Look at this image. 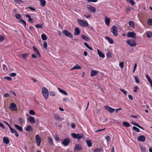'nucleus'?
Listing matches in <instances>:
<instances>
[{
	"label": "nucleus",
	"instance_id": "49",
	"mask_svg": "<svg viewBox=\"0 0 152 152\" xmlns=\"http://www.w3.org/2000/svg\"><path fill=\"white\" fill-rule=\"evenodd\" d=\"M120 90L123 92V93L125 95H127V91L125 90H124V89L120 88Z\"/></svg>",
	"mask_w": 152,
	"mask_h": 152
},
{
	"label": "nucleus",
	"instance_id": "61",
	"mask_svg": "<svg viewBox=\"0 0 152 152\" xmlns=\"http://www.w3.org/2000/svg\"><path fill=\"white\" fill-rule=\"evenodd\" d=\"M28 21L32 23H34V20L31 18H30L29 19H28Z\"/></svg>",
	"mask_w": 152,
	"mask_h": 152
},
{
	"label": "nucleus",
	"instance_id": "64",
	"mask_svg": "<svg viewBox=\"0 0 152 152\" xmlns=\"http://www.w3.org/2000/svg\"><path fill=\"white\" fill-rule=\"evenodd\" d=\"M71 127L73 128V129H74L75 127V124L73 123H72L71 124Z\"/></svg>",
	"mask_w": 152,
	"mask_h": 152
},
{
	"label": "nucleus",
	"instance_id": "52",
	"mask_svg": "<svg viewBox=\"0 0 152 152\" xmlns=\"http://www.w3.org/2000/svg\"><path fill=\"white\" fill-rule=\"evenodd\" d=\"M106 56L107 58H110L111 57V54L110 52H108L106 54Z\"/></svg>",
	"mask_w": 152,
	"mask_h": 152
},
{
	"label": "nucleus",
	"instance_id": "23",
	"mask_svg": "<svg viewBox=\"0 0 152 152\" xmlns=\"http://www.w3.org/2000/svg\"><path fill=\"white\" fill-rule=\"evenodd\" d=\"M58 89L59 91L62 94L66 95H68L67 93L65 91L59 88H58Z\"/></svg>",
	"mask_w": 152,
	"mask_h": 152
},
{
	"label": "nucleus",
	"instance_id": "43",
	"mask_svg": "<svg viewBox=\"0 0 152 152\" xmlns=\"http://www.w3.org/2000/svg\"><path fill=\"white\" fill-rule=\"evenodd\" d=\"M29 113L31 115H34L35 114V112L33 110H31L29 111Z\"/></svg>",
	"mask_w": 152,
	"mask_h": 152
},
{
	"label": "nucleus",
	"instance_id": "51",
	"mask_svg": "<svg viewBox=\"0 0 152 152\" xmlns=\"http://www.w3.org/2000/svg\"><path fill=\"white\" fill-rule=\"evenodd\" d=\"M47 46L48 45L46 41H44L43 44V47L45 49H47Z\"/></svg>",
	"mask_w": 152,
	"mask_h": 152
},
{
	"label": "nucleus",
	"instance_id": "36",
	"mask_svg": "<svg viewBox=\"0 0 152 152\" xmlns=\"http://www.w3.org/2000/svg\"><path fill=\"white\" fill-rule=\"evenodd\" d=\"M33 48L34 50V52L36 53H37V54H38L39 55V56L40 57V55L39 52V51L37 50V49L34 46H33Z\"/></svg>",
	"mask_w": 152,
	"mask_h": 152
},
{
	"label": "nucleus",
	"instance_id": "53",
	"mask_svg": "<svg viewBox=\"0 0 152 152\" xmlns=\"http://www.w3.org/2000/svg\"><path fill=\"white\" fill-rule=\"evenodd\" d=\"M28 56V54H26V53L23 54L22 55V57L24 59H25L26 58V57H27Z\"/></svg>",
	"mask_w": 152,
	"mask_h": 152
},
{
	"label": "nucleus",
	"instance_id": "45",
	"mask_svg": "<svg viewBox=\"0 0 152 152\" xmlns=\"http://www.w3.org/2000/svg\"><path fill=\"white\" fill-rule=\"evenodd\" d=\"M105 139L106 140L107 143H109L110 141V137L109 136H107L105 137Z\"/></svg>",
	"mask_w": 152,
	"mask_h": 152
},
{
	"label": "nucleus",
	"instance_id": "40",
	"mask_svg": "<svg viewBox=\"0 0 152 152\" xmlns=\"http://www.w3.org/2000/svg\"><path fill=\"white\" fill-rule=\"evenodd\" d=\"M119 66L121 68H123L124 67V62L123 61L120 62L119 64Z\"/></svg>",
	"mask_w": 152,
	"mask_h": 152
},
{
	"label": "nucleus",
	"instance_id": "13",
	"mask_svg": "<svg viewBox=\"0 0 152 152\" xmlns=\"http://www.w3.org/2000/svg\"><path fill=\"white\" fill-rule=\"evenodd\" d=\"M87 8L90 11L92 12H96V9L95 8L91 5H88Z\"/></svg>",
	"mask_w": 152,
	"mask_h": 152
},
{
	"label": "nucleus",
	"instance_id": "44",
	"mask_svg": "<svg viewBox=\"0 0 152 152\" xmlns=\"http://www.w3.org/2000/svg\"><path fill=\"white\" fill-rule=\"evenodd\" d=\"M19 124H22L23 123L24 120L22 118H20L19 119Z\"/></svg>",
	"mask_w": 152,
	"mask_h": 152
},
{
	"label": "nucleus",
	"instance_id": "32",
	"mask_svg": "<svg viewBox=\"0 0 152 152\" xmlns=\"http://www.w3.org/2000/svg\"><path fill=\"white\" fill-rule=\"evenodd\" d=\"M123 125L126 127H129L130 126V124L126 122H123Z\"/></svg>",
	"mask_w": 152,
	"mask_h": 152
},
{
	"label": "nucleus",
	"instance_id": "18",
	"mask_svg": "<svg viewBox=\"0 0 152 152\" xmlns=\"http://www.w3.org/2000/svg\"><path fill=\"white\" fill-rule=\"evenodd\" d=\"M28 120L31 123L34 124L35 122L34 118L32 116H30L28 118Z\"/></svg>",
	"mask_w": 152,
	"mask_h": 152
},
{
	"label": "nucleus",
	"instance_id": "22",
	"mask_svg": "<svg viewBox=\"0 0 152 152\" xmlns=\"http://www.w3.org/2000/svg\"><path fill=\"white\" fill-rule=\"evenodd\" d=\"M18 22L19 23H21L22 25H24L25 27H26V22L25 20H24L23 19H20L18 20Z\"/></svg>",
	"mask_w": 152,
	"mask_h": 152
},
{
	"label": "nucleus",
	"instance_id": "6",
	"mask_svg": "<svg viewBox=\"0 0 152 152\" xmlns=\"http://www.w3.org/2000/svg\"><path fill=\"white\" fill-rule=\"evenodd\" d=\"M36 142L38 146H39L41 142V138L38 134H37L35 136Z\"/></svg>",
	"mask_w": 152,
	"mask_h": 152
},
{
	"label": "nucleus",
	"instance_id": "29",
	"mask_svg": "<svg viewBox=\"0 0 152 152\" xmlns=\"http://www.w3.org/2000/svg\"><path fill=\"white\" fill-rule=\"evenodd\" d=\"M40 5L42 7H44L45 5L46 2L45 0H40Z\"/></svg>",
	"mask_w": 152,
	"mask_h": 152
},
{
	"label": "nucleus",
	"instance_id": "34",
	"mask_svg": "<svg viewBox=\"0 0 152 152\" xmlns=\"http://www.w3.org/2000/svg\"><path fill=\"white\" fill-rule=\"evenodd\" d=\"M82 38L84 40L86 41H88L89 40V39H88V38L87 36L84 35H82Z\"/></svg>",
	"mask_w": 152,
	"mask_h": 152
},
{
	"label": "nucleus",
	"instance_id": "62",
	"mask_svg": "<svg viewBox=\"0 0 152 152\" xmlns=\"http://www.w3.org/2000/svg\"><path fill=\"white\" fill-rule=\"evenodd\" d=\"M54 138L56 141L58 140L59 139V137L57 135H56V136L54 137Z\"/></svg>",
	"mask_w": 152,
	"mask_h": 152
},
{
	"label": "nucleus",
	"instance_id": "26",
	"mask_svg": "<svg viewBox=\"0 0 152 152\" xmlns=\"http://www.w3.org/2000/svg\"><path fill=\"white\" fill-rule=\"evenodd\" d=\"M105 38L107 39L110 44H112L113 43V40L112 39L107 36L105 37Z\"/></svg>",
	"mask_w": 152,
	"mask_h": 152
},
{
	"label": "nucleus",
	"instance_id": "60",
	"mask_svg": "<svg viewBox=\"0 0 152 152\" xmlns=\"http://www.w3.org/2000/svg\"><path fill=\"white\" fill-rule=\"evenodd\" d=\"M137 66V64L136 63L134 64V68L133 71V73L134 72H135V71L136 69Z\"/></svg>",
	"mask_w": 152,
	"mask_h": 152
},
{
	"label": "nucleus",
	"instance_id": "39",
	"mask_svg": "<svg viewBox=\"0 0 152 152\" xmlns=\"http://www.w3.org/2000/svg\"><path fill=\"white\" fill-rule=\"evenodd\" d=\"M147 23L148 25L152 26V19H149Z\"/></svg>",
	"mask_w": 152,
	"mask_h": 152
},
{
	"label": "nucleus",
	"instance_id": "14",
	"mask_svg": "<svg viewBox=\"0 0 152 152\" xmlns=\"http://www.w3.org/2000/svg\"><path fill=\"white\" fill-rule=\"evenodd\" d=\"M82 149V146L80 144H76L74 148V150L76 151L81 150Z\"/></svg>",
	"mask_w": 152,
	"mask_h": 152
},
{
	"label": "nucleus",
	"instance_id": "47",
	"mask_svg": "<svg viewBox=\"0 0 152 152\" xmlns=\"http://www.w3.org/2000/svg\"><path fill=\"white\" fill-rule=\"evenodd\" d=\"M36 27L37 28H42V26L40 24H37L36 25Z\"/></svg>",
	"mask_w": 152,
	"mask_h": 152
},
{
	"label": "nucleus",
	"instance_id": "24",
	"mask_svg": "<svg viewBox=\"0 0 152 152\" xmlns=\"http://www.w3.org/2000/svg\"><path fill=\"white\" fill-rule=\"evenodd\" d=\"M81 68V67L79 65L77 64L75 65L72 68H71V70L80 69Z\"/></svg>",
	"mask_w": 152,
	"mask_h": 152
},
{
	"label": "nucleus",
	"instance_id": "58",
	"mask_svg": "<svg viewBox=\"0 0 152 152\" xmlns=\"http://www.w3.org/2000/svg\"><path fill=\"white\" fill-rule=\"evenodd\" d=\"M28 8L32 11H35L36 9L34 7L28 6Z\"/></svg>",
	"mask_w": 152,
	"mask_h": 152
},
{
	"label": "nucleus",
	"instance_id": "12",
	"mask_svg": "<svg viewBox=\"0 0 152 152\" xmlns=\"http://www.w3.org/2000/svg\"><path fill=\"white\" fill-rule=\"evenodd\" d=\"M10 128V130L12 134L14 133L15 134V135L16 137H19V134L17 132V131H16V130L15 129L12 128V127L11 126H10V128Z\"/></svg>",
	"mask_w": 152,
	"mask_h": 152
},
{
	"label": "nucleus",
	"instance_id": "7",
	"mask_svg": "<svg viewBox=\"0 0 152 152\" xmlns=\"http://www.w3.org/2000/svg\"><path fill=\"white\" fill-rule=\"evenodd\" d=\"M62 33L66 36L70 38H73V36L72 34L66 30H63Z\"/></svg>",
	"mask_w": 152,
	"mask_h": 152
},
{
	"label": "nucleus",
	"instance_id": "2",
	"mask_svg": "<svg viewBox=\"0 0 152 152\" xmlns=\"http://www.w3.org/2000/svg\"><path fill=\"white\" fill-rule=\"evenodd\" d=\"M42 93L46 99H48L49 97L48 91L46 88L44 87L42 88Z\"/></svg>",
	"mask_w": 152,
	"mask_h": 152
},
{
	"label": "nucleus",
	"instance_id": "50",
	"mask_svg": "<svg viewBox=\"0 0 152 152\" xmlns=\"http://www.w3.org/2000/svg\"><path fill=\"white\" fill-rule=\"evenodd\" d=\"M141 150L144 152H146L145 148L142 146H140Z\"/></svg>",
	"mask_w": 152,
	"mask_h": 152
},
{
	"label": "nucleus",
	"instance_id": "17",
	"mask_svg": "<svg viewBox=\"0 0 152 152\" xmlns=\"http://www.w3.org/2000/svg\"><path fill=\"white\" fill-rule=\"evenodd\" d=\"M97 53L99 55V56L100 57H101L102 58H104L105 57L104 54L103 53L101 52L98 49L97 50Z\"/></svg>",
	"mask_w": 152,
	"mask_h": 152
},
{
	"label": "nucleus",
	"instance_id": "42",
	"mask_svg": "<svg viewBox=\"0 0 152 152\" xmlns=\"http://www.w3.org/2000/svg\"><path fill=\"white\" fill-rule=\"evenodd\" d=\"M147 36L148 37H150L152 36V32H148L147 34Z\"/></svg>",
	"mask_w": 152,
	"mask_h": 152
},
{
	"label": "nucleus",
	"instance_id": "4",
	"mask_svg": "<svg viewBox=\"0 0 152 152\" xmlns=\"http://www.w3.org/2000/svg\"><path fill=\"white\" fill-rule=\"evenodd\" d=\"M111 30L114 36H117L118 28L117 26H113L111 28Z\"/></svg>",
	"mask_w": 152,
	"mask_h": 152
},
{
	"label": "nucleus",
	"instance_id": "3",
	"mask_svg": "<svg viewBox=\"0 0 152 152\" xmlns=\"http://www.w3.org/2000/svg\"><path fill=\"white\" fill-rule=\"evenodd\" d=\"M72 137L74 138L79 139L82 137H84V136L83 134H77L72 133L71 134Z\"/></svg>",
	"mask_w": 152,
	"mask_h": 152
},
{
	"label": "nucleus",
	"instance_id": "30",
	"mask_svg": "<svg viewBox=\"0 0 152 152\" xmlns=\"http://www.w3.org/2000/svg\"><path fill=\"white\" fill-rule=\"evenodd\" d=\"M87 145L88 147H91L92 145V143L91 141L89 140H87L86 141Z\"/></svg>",
	"mask_w": 152,
	"mask_h": 152
},
{
	"label": "nucleus",
	"instance_id": "25",
	"mask_svg": "<svg viewBox=\"0 0 152 152\" xmlns=\"http://www.w3.org/2000/svg\"><path fill=\"white\" fill-rule=\"evenodd\" d=\"M105 23L106 25L108 26L109 25L110 22V18H108L107 16L105 19Z\"/></svg>",
	"mask_w": 152,
	"mask_h": 152
},
{
	"label": "nucleus",
	"instance_id": "46",
	"mask_svg": "<svg viewBox=\"0 0 152 152\" xmlns=\"http://www.w3.org/2000/svg\"><path fill=\"white\" fill-rule=\"evenodd\" d=\"M2 67L4 70L5 71H7V68L5 65L3 64L2 66Z\"/></svg>",
	"mask_w": 152,
	"mask_h": 152
},
{
	"label": "nucleus",
	"instance_id": "15",
	"mask_svg": "<svg viewBox=\"0 0 152 152\" xmlns=\"http://www.w3.org/2000/svg\"><path fill=\"white\" fill-rule=\"evenodd\" d=\"M145 137L144 135L140 136L138 137V140L142 142H144L145 141Z\"/></svg>",
	"mask_w": 152,
	"mask_h": 152
},
{
	"label": "nucleus",
	"instance_id": "37",
	"mask_svg": "<svg viewBox=\"0 0 152 152\" xmlns=\"http://www.w3.org/2000/svg\"><path fill=\"white\" fill-rule=\"evenodd\" d=\"M135 131L137 132H140V130L139 129L137 128L135 126H133L132 128Z\"/></svg>",
	"mask_w": 152,
	"mask_h": 152
},
{
	"label": "nucleus",
	"instance_id": "57",
	"mask_svg": "<svg viewBox=\"0 0 152 152\" xmlns=\"http://www.w3.org/2000/svg\"><path fill=\"white\" fill-rule=\"evenodd\" d=\"M131 123L132 124L134 125H135L137 127L138 126V125L139 124L135 122L132 121L131 122Z\"/></svg>",
	"mask_w": 152,
	"mask_h": 152
},
{
	"label": "nucleus",
	"instance_id": "27",
	"mask_svg": "<svg viewBox=\"0 0 152 152\" xmlns=\"http://www.w3.org/2000/svg\"><path fill=\"white\" fill-rule=\"evenodd\" d=\"M4 142L6 144H8L10 142V140L8 138L6 137H4L3 138Z\"/></svg>",
	"mask_w": 152,
	"mask_h": 152
},
{
	"label": "nucleus",
	"instance_id": "54",
	"mask_svg": "<svg viewBox=\"0 0 152 152\" xmlns=\"http://www.w3.org/2000/svg\"><path fill=\"white\" fill-rule=\"evenodd\" d=\"M4 79H7L9 81H10L12 80L11 77H4Z\"/></svg>",
	"mask_w": 152,
	"mask_h": 152
},
{
	"label": "nucleus",
	"instance_id": "38",
	"mask_svg": "<svg viewBox=\"0 0 152 152\" xmlns=\"http://www.w3.org/2000/svg\"><path fill=\"white\" fill-rule=\"evenodd\" d=\"M49 94L51 96H55L56 95L55 93L52 91H50Z\"/></svg>",
	"mask_w": 152,
	"mask_h": 152
},
{
	"label": "nucleus",
	"instance_id": "31",
	"mask_svg": "<svg viewBox=\"0 0 152 152\" xmlns=\"http://www.w3.org/2000/svg\"><path fill=\"white\" fill-rule=\"evenodd\" d=\"M32 130V128L30 125H28L26 129V130L27 131L31 132Z\"/></svg>",
	"mask_w": 152,
	"mask_h": 152
},
{
	"label": "nucleus",
	"instance_id": "33",
	"mask_svg": "<svg viewBox=\"0 0 152 152\" xmlns=\"http://www.w3.org/2000/svg\"><path fill=\"white\" fill-rule=\"evenodd\" d=\"M42 39L43 40H46L47 39L46 35L44 34H42L41 36Z\"/></svg>",
	"mask_w": 152,
	"mask_h": 152
},
{
	"label": "nucleus",
	"instance_id": "1",
	"mask_svg": "<svg viewBox=\"0 0 152 152\" xmlns=\"http://www.w3.org/2000/svg\"><path fill=\"white\" fill-rule=\"evenodd\" d=\"M77 21L79 25L82 27H86L88 26V24L86 21L78 18Z\"/></svg>",
	"mask_w": 152,
	"mask_h": 152
},
{
	"label": "nucleus",
	"instance_id": "56",
	"mask_svg": "<svg viewBox=\"0 0 152 152\" xmlns=\"http://www.w3.org/2000/svg\"><path fill=\"white\" fill-rule=\"evenodd\" d=\"M16 18L19 19L20 18V15L19 14H16L15 15Z\"/></svg>",
	"mask_w": 152,
	"mask_h": 152
},
{
	"label": "nucleus",
	"instance_id": "63",
	"mask_svg": "<svg viewBox=\"0 0 152 152\" xmlns=\"http://www.w3.org/2000/svg\"><path fill=\"white\" fill-rule=\"evenodd\" d=\"M16 75V74L15 73L13 72L10 74V76L12 77H14Z\"/></svg>",
	"mask_w": 152,
	"mask_h": 152
},
{
	"label": "nucleus",
	"instance_id": "21",
	"mask_svg": "<svg viewBox=\"0 0 152 152\" xmlns=\"http://www.w3.org/2000/svg\"><path fill=\"white\" fill-rule=\"evenodd\" d=\"M75 32L74 34L75 35H78L80 33V31L78 28H75Z\"/></svg>",
	"mask_w": 152,
	"mask_h": 152
},
{
	"label": "nucleus",
	"instance_id": "19",
	"mask_svg": "<svg viewBox=\"0 0 152 152\" xmlns=\"http://www.w3.org/2000/svg\"><path fill=\"white\" fill-rule=\"evenodd\" d=\"M99 72L96 70H92L91 72V77H93L96 75Z\"/></svg>",
	"mask_w": 152,
	"mask_h": 152
},
{
	"label": "nucleus",
	"instance_id": "55",
	"mask_svg": "<svg viewBox=\"0 0 152 152\" xmlns=\"http://www.w3.org/2000/svg\"><path fill=\"white\" fill-rule=\"evenodd\" d=\"M129 1L132 5H133L135 4V2L133 0H129Z\"/></svg>",
	"mask_w": 152,
	"mask_h": 152
},
{
	"label": "nucleus",
	"instance_id": "10",
	"mask_svg": "<svg viewBox=\"0 0 152 152\" xmlns=\"http://www.w3.org/2000/svg\"><path fill=\"white\" fill-rule=\"evenodd\" d=\"M127 36L128 37H132L134 39L135 38L136 34L134 32H129L128 33Z\"/></svg>",
	"mask_w": 152,
	"mask_h": 152
},
{
	"label": "nucleus",
	"instance_id": "20",
	"mask_svg": "<svg viewBox=\"0 0 152 152\" xmlns=\"http://www.w3.org/2000/svg\"><path fill=\"white\" fill-rule=\"evenodd\" d=\"M145 76L148 81L152 87V80L151 79L148 74H146Z\"/></svg>",
	"mask_w": 152,
	"mask_h": 152
},
{
	"label": "nucleus",
	"instance_id": "48",
	"mask_svg": "<svg viewBox=\"0 0 152 152\" xmlns=\"http://www.w3.org/2000/svg\"><path fill=\"white\" fill-rule=\"evenodd\" d=\"M101 151V148H96L94 150V152H99Z\"/></svg>",
	"mask_w": 152,
	"mask_h": 152
},
{
	"label": "nucleus",
	"instance_id": "8",
	"mask_svg": "<svg viewBox=\"0 0 152 152\" xmlns=\"http://www.w3.org/2000/svg\"><path fill=\"white\" fill-rule=\"evenodd\" d=\"M9 108L13 111H16L17 110L16 105L14 103H12L10 104Z\"/></svg>",
	"mask_w": 152,
	"mask_h": 152
},
{
	"label": "nucleus",
	"instance_id": "41",
	"mask_svg": "<svg viewBox=\"0 0 152 152\" xmlns=\"http://www.w3.org/2000/svg\"><path fill=\"white\" fill-rule=\"evenodd\" d=\"M134 79L135 80V82L136 83H139L140 81L137 76H135L134 77Z\"/></svg>",
	"mask_w": 152,
	"mask_h": 152
},
{
	"label": "nucleus",
	"instance_id": "59",
	"mask_svg": "<svg viewBox=\"0 0 152 152\" xmlns=\"http://www.w3.org/2000/svg\"><path fill=\"white\" fill-rule=\"evenodd\" d=\"M55 118L57 120H60L61 118L58 116L57 115H55Z\"/></svg>",
	"mask_w": 152,
	"mask_h": 152
},
{
	"label": "nucleus",
	"instance_id": "16",
	"mask_svg": "<svg viewBox=\"0 0 152 152\" xmlns=\"http://www.w3.org/2000/svg\"><path fill=\"white\" fill-rule=\"evenodd\" d=\"M14 126L15 128L19 131L20 132H22L23 131V128L21 126H20L17 124H15Z\"/></svg>",
	"mask_w": 152,
	"mask_h": 152
},
{
	"label": "nucleus",
	"instance_id": "35",
	"mask_svg": "<svg viewBox=\"0 0 152 152\" xmlns=\"http://www.w3.org/2000/svg\"><path fill=\"white\" fill-rule=\"evenodd\" d=\"M129 25L131 27H134V22L132 21H130L129 22Z\"/></svg>",
	"mask_w": 152,
	"mask_h": 152
},
{
	"label": "nucleus",
	"instance_id": "11",
	"mask_svg": "<svg viewBox=\"0 0 152 152\" xmlns=\"http://www.w3.org/2000/svg\"><path fill=\"white\" fill-rule=\"evenodd\" d=\"M70 140L68 138L64 139L62 142V144L65 146H67L70 143Z\"/></svg>",
	"mask_w": 152,
	"mask_h": 152
},
{
	"label": "nucleus",
	"instance_id": "9",
	"mask_svg": "<svg viewBox=\"0 0 152 152\" xmlns=\"http://www.w3.org/2000/svg\"><path fill=\"white\" fill-rule=\"evenodd\" d=\"M104 107L107 111L110 113H113L115 110V109L113 108L108 106H104Z\"/></svg>",
	"mask_w": 152,
	"mask_h": 152
},
{
	"label": "nucleus",
	"instance_id": "5",
	"mask_svg": "<svg viewBox=\"0 0 152 152\" xmlns=\"http://www.w3.org/2000/svg\"><path fill=\"white\" fill-rule=\"evenodd\" d=\"M126 42L127 44L131 47L135 46L137 45L135 40L129 39L127 40Z\"/></svg>",
	"mask_w": 152,
	"mask_h": 152
},
{
	"label": "nucleus",
	"instance_id": "28",
	"mask_svg": "<svg viewBox=\"0 0 152 152\" xmlns=\"http://www.w3.org/2000/svg\"><path fill=\"white\" fill-rule=\"evenodd\" d=\"M48 140L49 143L51 145H53L54 144L53 142L52 138L50 137H48Z\"/></svg>",
	"mask_w": 152,
	"mask_h": 152
}]
</instances>
